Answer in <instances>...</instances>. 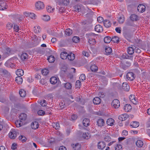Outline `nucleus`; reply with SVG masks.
<instances>
[{
	"label": "nucleus",
	"instance_id": "obj_1",
	"mask_svg": "<svg viewBox=\"0 0 150 150\" xmlns=\"http://www.w3.org/2000/svg\"><path fill=\"white\" fill-rule=\"evenodd\" d=\"M86 35L89 44L91 45H94L96 43V41L94 38L96 36V34L92 33L86 34Z\"/></svg>",
	"mask_w": 150,
	"mask_h": 150
},
{
	"label": "nucleus",
	"instance_id": "obj_2",
	"mask_svg": "<svg viewBox=\"0 0 150 150\" xmlns=\"http://www.w3.org/2000/svg\"><path fill=\"white\" fill-rule=\"evenodd\" d=\"M36 8L37 10H40L43 9L44 7L43 3L40 1L37 2L35 4Z\"/></svg>",
	"mask_w": 150,
	"mask_h": 150
},
{
	"label": "nucleus",
	"instance_id": "obj_3",
	"mask_svg": "<svg viewBox=\"0 0 150 150\" xmlns=\"http://www.w3.org/2000/svg\"><path fill=\"white\" fill-rule=\"evenodd\" d=\"M11 49L8 47L5 48L3 51V52L4 56L5 57H7L11 54Z\"/></svg>",
	"mask_w": 150,
	"mask_h": 150
},
{
	"label": "nucleus",
	"instance_id": "obj_4",
	"mask_svg": "<svg viewBox=\"0 0 150 150\" xmlns=\"http://www.w3.org/2000/svg\"><path fill=\"white\" fill-rule=\"evenodd\" d=\"M127 79L130 81L133 80L135 78L134 74L132 72H128L126 75Z\"/></svg>",
	"mask_w": 150,
	"mask_h": 150
},
{
	"label": "nucleus",
	"instance_id": "obj_5",
	"mask_svg": "<svg viewBox=\"0 0 150 150\" xmlns=\"http://www.w3.org/2000/svg\"><path fill=\"white\" fill-rule=\"evenodd\" d=\"M112 105L115 108H118L120 106V103L119 100L114 99L112 103Z\"/></svg>",
	"mask_w": 150,
	"mask_h": 150
},
{
	"label": "nucleus",
	"instance_id": "obj_6",
	"mask_svg": "<svg viewBox=\"0 0 150 150\" xmlns=\"http://www.w3.org/2000/svg\"><path fill=\"white\" fill-rule=\"evenodd\" d=\"M16 136V132L15 131L11 130L9 133V137L11 139H15Z\"/></svg>",
	"mask_w": 150,
	"mask_h": 150
},
{
	"label": "nucleus",
	"instance_id": "obj_7",
	"mask_svg": "<svg viewBox=\"0 0 150 150\" xmlns=\"http://www.w3.org/2000/svg\"><path fill=\"white\" fill-rule=\"evenodd\" d=\"M106 144L104 142H100L98 144V149L101 150L103 149L105 147Z\"/></svg>",
	"mask_w": 150,
	"mask_h": 150
},
{
	"label": "nucleus",
	"instance_id": "obj_8",
	"mask_svg": "<svg viewBox=\"0 0 150 150\" xmlns=\"http://www.w3.org/2000/svg\"><path fill=\"white\" fill-rule=\"evenodd\" d=\"M97 123L98 126L100 127L103 126L105 124L104 120L102 118L98 119L97 121Z\"/></svg>",
	"mask_w": 150,
	"mask_h": 150
},
{
	"label": "nucleus",
	"instance_id": "obj_9",
	"mask_svg": "<svg viewBox=\"0 0 150 150\" xmlns=\"http://www.w3.org/2000/svg\"><path fill=\"white\" fill-rule=\"evenodd\" d=\"M21 59L23 61H26L28 59V55L26 53H23L21 56Z\"/></svg>",
	"mask_w": 150,
	"mask_h": 150
},
{
	"label": "nucleus",
	"instance_id": "obj_10",
	"mask_svg": "<svg viewBox=\"0 0 150 150\" xmlns=\"http://www.w3.org/2000/svg\"><path fill=\"white\" fill-rule=\"evenodd\" d=\"M146 7L143 4H139L137 7V10L140 12L142 13L145 10Z\"/></svg>",
	"mask_w": 150,
	"mask_h": 150
},
{
	"label": "nucleus",
	"instance_id": "obj_11",
	"mask_svg": "<svg viewBox=\"0 0 150 150\" xmlns=\"http://www.w3.org/2000/svg\"><path fill=\"white\" fill-rule=\"evenodd\" d=\"M128 117V116L127 114H124L120 115L118 117V119L122 121H124Z\"/></svg>",
	"mask_w": 150,
	"mask_h": 150
},
{
	"label": "nucleus",
	"instance_id": "obj_12",
	"mask_svg": "<svg viewBox=\"0 0 150 150\" xmlns=\"http://www.w3.org/2000/svg\"><path fill=\"white\" fill-rule=\"evenodd\" d=\"M129 98L130 101L134 104L135 105L137 104L138 102L134 95H131L129 97Z\"/></svg>",
	"mask_w": 150,
	"mask_h": 150
},
{
	"label": "nucleus",
	"instance_id": "obj_13",
	"mask_svg": "<svg viewBox=\"0 0 150 150\" xmlns=\"http://www.w3.org/2000/svg\"><path fill=\"white\" fill-rule=\"evenodd\" d=\"M122 88L124 91H128L129 89V86L127 83H123L122 85Z\"/></svg>",
	"mask_w": 150,
	"mask_h": 150
},
{
	"label": "nucleus",
	"instance_id": "obj_14",
	"mask_svg": "<svg viewBox=\"0 0 150 150\" xmlns=\"http://www.w3.org/2000/svg\"><path fill=\"white\" fill-rule=\"evenodd\" d=\"M115 123L114 120L112 118L108 119L106 121V123L108 125L112 126L114 125Z\"/></svg>",
	"mask_w": 150,
	"mask_h": 150
},
{
	"label": "nucleus",
	"instance_id": "obj_15",
	"mask_svg": "<svg viewBox=\"0 0 150 150\" xmlns=\"http://www.w3.org/2000/svg\"><path fill=\"white\" fill-rule=\"evenodd\" d=\"M95 30L98 32H101L103 31V27L100 25H98L96 26L95 28Z\"/></svg>",
	"mask_w": 150,
	"mask_h": 150
},
{
	"label": "nucleus",
	"instance_id": "obj_16",
	"mask_svg": "<svg viewBox=\"0 0 150 150\" xmlns=\"http://www.w3.org/2000/svg\"><path fill=\"white\" fill-rule=\"evenodd\" d=\"M39 125L38 122L35 121L31 123V127L32 129H35L38 128Z\"/></svg>",
	"mask_w": 150,
	"mask_h": 150
},
{
	"label": "nucleus",
	"instance_id": "obj_17",
	"mask_svg": "<svg viewBox=\"0 0 150 150\" xmlns=\"http://www.w3.org/2000/svg\"><path fill=\"white\" fill-rule=\"evenodd\" d=\"M132 109V107L131 105L129 104H127L125 105L124 107V109L125 112H129Z\"/></svg>",
	"mask_w": 150,
	"mask_h": 150
},
{
	"label": "nucleus",
	"instance_id": "obj_18",
	"mask_svg": "<svg viewBox=\"0 0 150 150\" xmlns=\"http://www.w3.org/2000/svg\"><path fill=\"white\" fill-rule=\"evenodd\" d=\"M103 24L104 26L107 28L110 27L111 25L110 21L109 20H105L104 21Z\"/></svg>",
	"mask_w": 150,
	"mask_h": 150
},
{
	"label": "nucleus",
	"instance_id": "obj_19",
	"mask_svg": "<svg viewBox=\"0 0 150 150\" xmlns=\"http://www.w3.org/2000/svg\"><path fill=\"white\" fill-rule=\"evenodd\" d=\"M15 81L19 84H21L23 81V79L21 76H18L16 78Z\"/></svg>",
	"mask_w": 150,
	"mask_h": 150
},
{
	"label": "nucleus",
	"instance_id": "obj_20",
	"mask_svg": "<svg viewBox=\"0 0 150 150\" xmlns=\"http://www.w3.org/2000/svg\"><path fill=\"white\" fill-rule=\"evenodd\" d=\"M75 58V55L71 52L70 53L68 54L67 58L70 61L74 60Z\"/></svg>",
	"mask_w": 150,
	"mask_h": 150
},
{
	"label": "nucleus",
	"instance_id": "obj_21",
	"mask_svg": "<svg viewBox=\"0 0 150 150\" xmlns=\"http://www.w3.org/2000/svg\"><path fill=\"white\" fill-rule=\"evenodd\" d=\"M93 101L94 104L98 105L100 103L101 100L99 97H96L93 99Z\"/></svg>",
	"mask_w": 150,
	"mask_h": 150
},
{
	"label": "nucleus",
	"instance_id": "obj_22",
	"mask_svg": "<svg viewBox=\"0 0 150 150\" xmlns=\"http://www.w3.org/2000/svg\"><path fill=\"white\" fill-rule=\"evenodd\" d=\"M71 146L74 150H79L81 148V146L79 143H76L75 144H73Z\"/></svg>",
	"mask_w": 150,
	"mask_h": 150
},
{
	"label": "nucleus",
	"instance_id": "obj_23",
	"mask_svg": "<svg viewBox=\"0 0 150 150\" xmlns=\"http://www.w3.org/2000/svg\"><path fill=\"white\" fill-rule=\"evenodd\" d=\"M131 21H137L139 20L138 16L135 14H132L130 16Z\"/></svg>",
	"mask_w": 150,
	"mask_h": 150
},
{
	"label": "nucleus",
	"instance_id": "obj_24",
	"mask_svg": "<svg viewBox=\"0 0 150 150\" xmlns=\"http://www.w3.org/2000/svg\"><path fill=\"white\" fill-rule=\"evenodd\" d=\"M68 54L65 52H63L61 53L60 56V57L62 59H65L67 57Z\"/></svg>",
	"mask_w": 150,
	"mask_h": 150
},
{
	"label": "nucleus",
	"instance_id": "obj_25",
	"mask_svg": "<svg viewBox=\"0 0 150 150\" xmlns=\"http://www.w3.org/2000/svg\"><path fill=\"white\" fill-rule=\"evenodd\" d=\"M90 121L87 118H85L83 121V125L85 127H87L89 125Z\"/></svg>",
	"mask_w": 150,
	"mask_h": 150
},
{
	"label": "nucleus",
	"instance_id": "obj_26",
	"mask_svg": "<svg viewBox=\"0 0 150 150\" xmlns=\"http://www.w3.org/2000/svg\"><path fill=\"white\" fill-rule=\"evenodd\" d=\"M136 146L138 147H141L143 145V142L141 140H138L136 143Z\"/></svg>",
	"mask_w": 150,
	"mask_h": 150
},
{
	"label": "nucleus",
	"instance_id": "obj_27",
	"mask_svg": "<svg viewBox=\"0 0 150 150\" xmlns=\"http://www.w3.org/2000/svg\"><path fill=\"white\" fill-rule=\"evenodd\" d=\"M7 8L6 4L5 3H1L0 4V10H4Z\"/></svg>",
	"mask_w": 150,
	"mask_h": 150
},
{
	"label": "nucleus",
	"instance_id": "obj_28",
	"mask_svg": "<svg viewBox=\"0 0 150 150\" xmlns=\"http://www.w3.org/2000/svg\"><path fill=\"white\" fill-rule=\"evenodd\" d=\"M139 123L137 121H133L130 123V125L133 127L136 128L139 126Z\"/></svg>",
	"mask_w": 150,
	"mask_h": 150
},
{
	"label": "nucleus",
	"instance_id": "obj_29",
	"mask_svg": "<svg viewBox=\"0 0 150 150\" xmlns=\"http://www.w3.org/2000/svg\"><path fill=\"white\" fill-rule=\"evenodd\" d=\"M16 73L18 76H22L24 74V71L22 69H18L17 70Z\"/></svg>",
	"mask_w": 150,
	"mask_h": 150
},
{
	"label": "nucleus",
	"instance_id": "obj_30",
	"mask_svg": "<svg viewBox=\"0 0 150 150\" xmlns=\"http://www.w3.org/2000/svg\"><path fill=\"white\" fill-rule=\"evenodd\" d=\"M50 81L51 83L54 84L57 82V80L56 77L53 76L50 79Z\"/></svg>",
	"mask_w": 150,
	"mask_h": 150
},
{
	"label": "nucleus",
	"instance_id": "obj_31",
	"mask_svg": "<svg viewBox=\"0 0 150 150\" xmlns=\"http://www.w3.org/2000/svg\"><path fill=\"white\" fill-rule=\"evenodd\" d=\"M105 50L106 54L107 55L110 54L112 52V49L110 47H106Z\"/></svg>",
	"mask_w": 150,
	"mask_h": 150
},
{
	"label": "nucleus",
	"instance_id": "obj_32",
	"mask_svg": "<svg viewBox=\"0 0 150 150\" xmlns=\"http://www.w3.org/2000/svg\"><path fill=\"white\" fill-rule=\"evenodd\" d=\"M112 40L111 38L109 36L105 37L104 39V41L105 43H109Z\"/></svg>",
	"mask_w": 150,
	"mask_h": 150
},
{
	"label": "nucleus",
	"instance_id": "obj_33",
	"mask_svg": "<svg viewBox=\"0 0 150 150\" xmlns=\"http://www.w3.org/2000/svg\"><path fill=\"white\" fill-rule=\"evenodd\" d=\"M47 60L50 63L53 62L55 61V58L52 55H50L47 58Z\"/></svg>",
	"mask_w": 150,
	"mask_h": 150
},
{
	"label": "nucleus",
	"instance_id": "obj_34",
	"mask_svg": "<svg viewBox=\"0 0 150 150\" xmlns=\"http://www.w3.org/2000/svg\"><path fill=\"white\" fill-rule=\"evenodd\" d=\"M19 94L20 96L22 97H25L26 95L25 91L23 89H21L20 90Z\"/></svg>",
	"mask_w": 150,
	"mask_h": 150
},
{
	"label": "nucleus",
	"instance_id": "obj_35",
	"mask_svg": "<svg viewBox=\"0 0 150 150\" xmlns=\"http://www.w3.org/2000/svg\"><path fill=\"white\" fill-rule=\"evenodd\" d=\"M124 36L125 38L127 40H129L131 38L132 36V35L129 33H125Z\"/></svg>",
	"mask_w": 150,
	"mask_h": 150
},
{
	"label": "nucleus",
	"instance_id": "obj_36",
	"mask_svg": "<svg viewBox=\"0 0 150 150\" xmlns=\"http://www.w3.org/2000/svg\"><path fill=\"white\" fill-rule=\"evenodd\" d=\"M27 117L26 114L25 113H22L19 116L20 119L22 120H25Z\"/></svg>",
	"mask_w": 150,
	"mask_h": 150
},
{
	"label": "nucleus",
	"instance_id": "obj_37",
	"mask_svg": "<svg viewBox=\"0 0 150 150\" xmlns=\"http://www.w3.org/2000/svg\"><path fill=\"white\" fill-rule=\"evenodd\" d=\"M82 136L83 138L86 139H88L90 137V134L88 132L83 133Z\"/></svg>",
	"mask_w": 150,
	"mask_h": 150
},
{
	"label": "nucleus",
	"instance_id": "obj_38",
	"mask_svg": "<svg viewBox=\"0 0 150 150\" xmlns=\"http://www.w3.org/2000/svg\"><path fill=\"white\" fill-rule=\"evenodd\" d=\"M127 51L128 54L130 55L133 54L134 53V49L132 47H128Z\"/></svg>",
	"mask_w": 150,
	"mask_h": 150
},
{
	"label": "nucleus",
	"instance_id": "obj_39",
	"mask_svg": "<svg viewBox=\"0 0 150 150\" xmlns=\"http://www.w3.org/2000/svg\"><path fill=\"white\" fill-rule=\"evenodd\" d=\"M90 69L92 71L96 72L97 71L98 67L95 65H93L91 66Z\"/></svg>",
	"mask_w": 150,
	"mask_h": 150
},
{
	"label": "nucleus",
	"instance_id": "obj_40",
	"mask_svg": "<svg viewBox=\"0 0 150 150\" xmlns=\"http://www.w3.org/2000/svg\"><path fill=\"white\" fill-rule=\"evenodd\" d=\"M112 41L114 43H118L119 42V38L117 36H115L112 37Z\"/></svg>",
	"mask_w": 150,
	"mask_h": 150
},
{
	"label": "nucleus",
	"instance_id": "obj_41",
	"mask_svg": "<svg viewBox=\"0 0 150 150\" xmlns=\"http://www.w3.org/2000/svg\"><path fill=\"white\" fill-rule=\"evenodd\" d=\"M65 88L67 89H70L72 87V84L69 83H64Z\"/></svg>",
	"mask_w": 150,
	"mask_h": 150
},
{
	"label": "nucleus",
	"instance_id": "obj_42",
	"mask_svg": "<svg viewBox=\"0 0 150 150\" xmlns=\"http://www.w3.org/2000/svg\"><path fill=\"white\" fill-rule=\"evenodd\" d=\"M18 139L23 142H25L27 140L25 136L22 135L20 136L19 137Z\"/></svg>",
	"mask_w": 150,
	"mask_h": 150
},
{
	"label": "nucleus",
	"instance_id": "obj_43",
	"mask_svg": "<svg viewBox=\"0 0 150 150\" xmlns=\"http://www.w3.org/2000/svg\"><path fill=\"white\" fill-rule=\"evenodd\" d=\"M13 60V59L12 58L8 60L5 63V66L9 67V66L11 65L10 64L12 62Z\"/></svg>",
	"mask_w": 150,
	"mask_h": 150
},
{
	"label": "nucleus",
	"instance_id": "obj_44",
	"mask_svg": "<svg viewBox=\"0 0 150 150\" xmlns=\"http://www.w3.org/2000/svg\"><path fill=\"white\" fill-rule=\"evenodd\" d=\"M42 19L45 21H47L50 20V17L48 15H44L43 16Z\"/></svg>",
	"mask_w": 150,
	"mask_h": 150
},
{
	"label": "nucleus",
	"instance_id": "obj_45",
	"mask_svg": "<svg viewBox=\"0 0 150 150\" xmlns=\"http://www.w3.org/2000/svg\"><path fill=\"white\" fill-rule=\"evenodd\" d=\"M72 41L75 43H77L80 41V38L77 36H74L72 38Z\"/></svg>",
	"mask_w": 150,
	"mask_h": 150
},
{
	"label": "nucleus",
	"instance_id": "obj_46",
	"mask_svg": "<svg viewBox=\"0 0 150 150\" xmlns=\"http://www.w3.org/2000/svg\"><path fill=\"white\" fill-rule=\"evenodd\" d=\"M65 33L68 35H71L72 34V30L69 28L67 29L65 31Z\"/></svg>",
	"mask_w": 150,
	"mask_h": 150
},
{
	"label": "nucleus",
	"instance_id": "obj_47",
	"mask_svg": "<svg viewBox=\"0 0 150 150\" xmlns=\"http://www.w3.org/2000/svg\"><path fill=\"white\" fill-rule=\"evenodd\" d=\"M41 72L43 75H46L49 73V70L46 69L42 70Z\"/></svg>",
	"mask_w": 150,
	"mask_h": 150
},
{
	"label": "nucleus",
	"instance_id": "obj_48",
	"mask_svg": "<svg viewBox=\"0 0 150 150\" xmlns=\"http://www.w3.org/2000/svg\"><path fill=\"white\" fill-rule=\"evenodd\" d=\"M118 20L120 23H122L125 21V18L123 16L120 17Z\"/></svg>",
	"mask_w": 150,
	"mask_h": 150
},
{
	"label": "nucleus",
	"instance_id": "obj_49",
	"mask_svg": "<svg viewBox=\"0 0 150 150\" xmlns=\"http://www.w3.org/2000/svg\"><path fill=\"white\" fill-rule=\"evenodd\" d=\"M77 118V115H76L73 114L71 115L70 119L71 120H74L76 119Z\"/></svg>",
	"mask_w": 150,
	"mask_h": 150
},
{
	"label": "nucleus",
	"instance_id": "obj_50",
	"mask_svg": "<svg viewBox=\"0 0 150 150\" xmlns=\"http://www.w3.org/2000/svg\"><path fill=\"white\" fill-rule=\"evenodd\" d=\"M122 146L120 144H118L115 148V150H122Z\"/></svg>",
	"mask_w": 150,
	"mask_h": 150
},
{
	"label": "nucleus",
	"instance_id": "obj_51",
	"mask_svg": "<svg viewBox=\"0 0 150 150\" xmlns=\"http://www.w3.org/2000/svg\"><path fill=\"white\" fill-rule=\"evenodd\" d=\"M69 2V0H62L61 3L65 5H68Z\"/></svg>",
	"mask_w": 150,
	"mask_h": 150
},
{
	"label": "nucleus",
	"instance_id": "obj_52",
	"mask_svg": "<svg viewBox=\"0 0 150 150\" xmlns=\"http://www.w3.org/2000/svg\"><path fill=\"white\" fill-rule=\"evenodd\" d=\"M81 85V83L80 81L79 80L77 81L76 83V87L77 88H79Z\"/></svg>",
	"mask_w": 150,
	"mask_h": 150
},
{
	"label": "nucleus",
	"instance_id": "obj_53",
	"mask_svg": "<svg viewBox=\"0 0 150 150\" xmlns=\"http://www.w3.org/2000/svg\"><path fill=\"white\" fill-rule=\"evenodd\" d=\"M104 140L105 141L108 142L110 141L111 138L109 136L106 135L105 137Z\"/></svg>",
	"mask_w": 150,
	"mask_h": 150
},
{
	"label": "nucleus",
	"instance_id": "obj_54",
	"mask_svg": "<svg viewBox=\"0 0 150 150\" xmlns=\"http://www.w3.org/2000/svg\"><path fill=\"white\" fill-rule=\"evenodd\" d=\"M13 27V24L10 23H8L6 25L7 28L8 29H11Z\"/></svg>",
	"mask_w": 150,
	"mask_h": 150
},
{
	"label": "nucleus",
	"instance_id": "obj_55",
	"mask_svg": "<svg viewBox=\"0 0 150 150\" xmlns=\"http://www.w3.org/2000/svg\"><path fill=\"white\" fill-rule=\"evenodd\" d=\"M53 126L56 129H59L60 127L58 123H54Z\"/></svg>",
	"mask_w": 150,
	"mask_h": 150
},
{
	"label": "nucleus",
	"instance_id": "obj_56",
	"mask_svg": "<svg viewBox=\"0 0 150 150\" xmlns=\"http://www.w3.org/2000/svg\"><path fill=\"white\" fill-rule=\"evenodd\" d=\"M120 67L124 70H126L128 68L129 66H127V65L124 64H122L120 65Z\"/></svg>",
	"mask_w": 150,
	"mask_h": 150
},
{
	"label": "nucleus",
	"instance_id": "obj_57",
	"mask_svg": "<svg viewBox=\"0 0 150 150\" xmlns=\"http://www.w3.org/2000/svg\"><path fill=\"white\" fill-rule=\"evenodd\" d=\"M14 30L16 32H18L19 30V28L17 25H14L13 26Z\"/></svg>",
	"mask_w": 150,
	"mask_h": 150
},
{
	"label": "nucleus",
	"instance_id": "obj_58",
	"mask_svg": "<svg viewBox=\"0 0 150 150\" xmlns=\"http://www.w3.org/2000/svg\"><path fill=\"white\" fill-rule=\"evenodd\" d=\"M75 11L78 12H79L81 11V8L80 6H75Z\"/></svg>",
	"mask_w": 150,
	"mask_h": 150
},
{
	"label": "nucleus",
	"instance_id": "obj_59",
	"mask_svg": "<svg viewBox=\"0 0 150 150\" xmlns=\"http://www.w3.org/2000/svg\"><path fill=\"white\" fill-rule=\"evenodd\" d=\"M38 114L39 115H42L45 114V112L42 110H40L38 112Z\"/></svg>",
	"mask_w": 150,
	"mask_h": 150
},
{
	"label": "nucleus",
	"instance_id": "obj_60",
	"mask_svg": "<svg viewBox=\"0 0 150 150\" xmlns=\"http://www.w3.org/2000/svg\"><path fill=\"white\" fill-rule=\"evenodd\" d=\"M79 79H80L82 81H83L85 79V75L84 74H81L80 76Z\"/></svg>",
	"mask_w": 150,
	"mask_h": 150
},
{
	"label": "nucleus",
	"instance_id": "obj_61",
	"mask_svg": "<svg viewBox=\"0 0 150 150\" xmlns=\"http://www.w3.org/2000/svg\"><path fill=\"white\" fill-rule=\"evenodd\" d=\"M97 21L99 23H101L103 21V19L102 17L99 16L97 18Z\"/></svg>",
	"mask_w": 150,
	"mask_h": 150
},
{
	"label": "nucleus",
	"instance_id": "obj_62",
	"mask_svg": "<svg viewBox=\"0 0 150 150\" xmlns=\"http://www.w3.org/2000/svg\"><path fill=\"white\" fill-rule=\"evenodd\" d=\"M98 96L101 98H103L105 96L104 93L103 92H100L98 93Z\"/></svg>",
	"mask_w": 150,
	"mask_h": 150
},
{
	"label": "nucleus",
	"instance_id": "obj_63",
	"mask_svg": "<svg viewBox=\"0 0 150 150\" xmlns=\"http://www.w3.org/2000/svg\"><path fill=\"white\" fill-rule=\"evenodd\" d=\"M17 145L16 143H13L12 144L11 146V149L14 150L16 148V146Z\"/></svg>",
	"mask_w": 150,
	"mask_h": 150
},
{
	"label": "nucleus",
	"instance_id": "obj_64",
	"mask_svg": "<svg viewBox=\"0 0 150 150\" xmlns=\"http://www.w3.org/2000/svg\"><path fill=\"white\" fill-rule=\"evenodd\" d=\"M115 30L117 32L120 33L121 31V28L119 27H117L115 28Z\"/></svg>",
	"mask_w": 150,
	"mask_h": 150
}]
</instances>
